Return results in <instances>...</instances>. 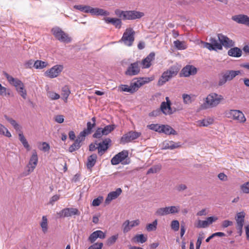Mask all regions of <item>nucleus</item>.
<instances>
[{
  "label": "nucleus",
  "instance_id": "54",
  "mask_svg": "<svg viewBox=\"0 0 249 249\" xmlns=\"http://www.w3.org/2000/svg\"><path fill=\"white\" fill-rule=\"evenodd\" d=\"M9 89H7L6 88L2 86L1 84H0V95L3 96H6L7 94L10 95Z\"/></svg>",
  "mask_w": 249,
  "mask_h": 249
},
{
  "label": "nucleus",
  "instance_id": "62",
  "mask_svg": "<svg viewBox=\"0 0 249 249\" xmlns=\"http://www.w3.org/2000/svg\"><path fill=\"white\" fill-rule=\"evenodd\" d=\"M218 219L217 217L210 216L207 218L206 221L208 223V225L212 224L213 222L216 221Z\"/></svg>",
  "mask_w": 249,
  "mask_h": 249
},
{
  "label": "nucleus",
  "instance_id": "28",
  "mask_svg": "<svg viewBox=\"0 0 249 249\" xmlns=\"http://www.w3.org/2000/svg\"><path fill=\"white\" fill-rule=\"evenodd\" d=\"M106 237L105 233L100 230H97L92 232L89 237V240L90 243H93L95 240L99 238L100 239H104Z\"/></svg>",
  "mask_w": 249,
  "mask_h": 249
},
{
  "label": "nucleus",
  "instance_id": "55",
  "mask_svg": "<svg viewBox=\"0 0 249 249\" xmlns=\"http://www.w3.org/2000/svg\"><path fill=\"white\" fill-rule=\"evenodd\" d=\"M196 227L197 228H205L208 226V223L206 220H199L197 221L196 225Z\"/></svg>",
  "mask_w": 249,
  "mask_h": 249
},
{
  "label": "nucleus",
  "instance_id": "17",
  "mask_svg": "<svg viewBox=\"0 0 249 249\" xmlns=\"http://www.w3.org/2000/svg\"><path fill=\"white\" fill-rule=\"evenodd\" d=\"M166 102H162L160 105V109L165 115H170L173 113L171 108V102L168 97L165 98Z\"/></svg>",
  "mask_w": 249,
  "mask_h": 249
},
{
  "label": "nucleus",
  "instance_id": "1",
  "mask_svg": "<svg viewBox=\"0 0 249 249\" xmlns=\"http://www.w3.org/2000/svg\"><path fill=\"white\" fill-rule=\"evenodd\" d=\"M152 80V79L149 77L140 78L137 81L131 83L130 86L126 85H121L119 87V90L120 91H125L133 93L137 91L141 86L149 83Z\"/></svg>",
  "mask_w": 249,
  "mask_h": 249
},
{
  "label": "nucleus",
  "instance_id": "53",
  "mask_svg": "<svg viewBox=\"0 0 249 249\" xmlns=\"http://www.w3.org/2000/svg\"><path fill=\"white\" fill-rule=\"evenodd\" d=\"M118 238V234H116V235L111 236L110 237L108 238V239L107 240V245L108 246H111V245H113L114 243H115V242L116 241Z\"/></svg>",
  "mask_w": 249,
  "mask_h": 249
},
{
  "label": "nucleus",
  "instance_id": "43",
  "mask_svg": "<svg viewBox=\"0 0 249 249\" xmlns=\"http://www.w3.org/2000/svg\"><path fill=\"white\" fill-rule=\"evenodd\" d=\"M71 92L68 87L65 86L62 89L61 95L65 103L67 102L68 98Z\"/></svg>",
  "mask_w": 249,
  "mask_h": 249
},
{
  "label": "nucleus",
  "instance_id": "4",
  "mask_svg": "<svg viewBox=\"0 0 249 249\" xmlns=\"http://www.w3.org/2000/svg\"><path fill=\"white\" fill-rule=\"evenodd\" d=\"M240 71L227 70L221 73L219 79L218 85L222 86L224 85L227 81L232 80L237 75L240 74Z\"/></svg>",
  "mask_w": 249,
  "mask_h": 249
},
{
  "label": "nucleus",
  "instance_id": "60",
  "mask_svg": "<svg viewBox=\"0 0 249 249\" xmlns=\"http://www.w3.org/2000/svg\"><path fill=\"white\" fill-rule=\"evenodd\" d=\"M103 246L102 243H96L90 246L88 249H102Z\"/></svg>",
  "mask_w": 249,
  "mask_h": 249
},
{
  "label": "nucleus",
  "instance_id": "40",
  "mask_svg": "<svg viewBox=\"0 0 249 249\" xmlns=\"http://www.w3.org/2000/svg\"><path fill=\"white\" fill-rule=\"evenodd\" d=\"M19 140L23 144V146L28 150H30V145L22 132L18 134Z\"/></svg>",
  "mask_w": 249,
  "mask_h": 249
},
{
  "label": "nucleus",
  "instance_id": "38",
  "mask_svg": "<svg viewBox=\"0 0 249 249\" xmlns=\"http://www.w3.org/2000/svg\"><path fill=\"white\" fill-rule=\"evenodd\" d=\"M174 45L178 50H182L187 49L188 46L186 42L184 41H180L177 40L174 41Z\"/></svg>",
  "mask_w": 249,
  "mask_h": 249
},
{
  "label": "nucleus",
  "instance_id": "49",
  "mask_svg": "<svg viewBox=\"0 0 249 249\" xmlns=\"http://www.w3.org/2000/svg\"><path fill=\"white\" fill-rule=\"evenodd\" d=\"M115 14L120 18L125 20L126 11H123L119 9H116L115 11Z\"/></svg>",
  "mask_w": 249,
  "mask_h": 249
},
{
  "label": "nucleus",
  "instance_id": "19",
  "mask_svg": "<svg viewBox=\"0 0 249 249\" xmlns=\"http://www.w3.org/2000/svg\"><path fill=\"white\" fill-rule=\"evenodd\" d=\"M111 141L110 139L107 138L103 140L101 142H100L97 147L98 154L102 156L104 154L108 148L110 144Z\"/></svg>",
  "mask_w": 249,
  "mask_h": 249
},
{
  "label": "nucleus",
  "instance_id": "39",
  "mask_svg": "<svg viewBox=\"0 0 249 249\" xmlns=\"http://www.w3.org/2000/svg\"><path fill=\"white\" fill-rule=\"evenodd\" d=\"M48 65L47 62L37 60L35 61L34 67L36 69H42L46 68Z\"/></svg>",
  "mask_w": 249,
  "mask_h": 249
},
{
  "label": "nucleus",
  "instance_id": "45",
  "mask_svg": "<svg viewBox=\"0 0 249 249\" xmlns=\"http://www.w3.org/2000/svg\"><path fill=\"white\" fill-rule=\"evenodd\" d=\"M0 135L10 138L12 136L10 132L3 125L0 124Z\"/></svg>",
  "mask_w": 249,
  "mask_h": 249
},
{
  "label": "nucleus",
  "instance_id": "63",
  "mask_svg": "<svg viewBox=\"0 0 249 249\" xmlns=\"http://www.w3.org/2000/svg\"><path fill=\"white\" fill-rule=\"evenodd\" d=\"M233 222L228 220H224L222 223V227L224 228H227L230 226H231Z\"/></svg>",
  "mask_w": 249,
  "mask_h": 249
},
{
  "label": "nucleus",
  "instance_id": "57",
  "mask_svg": "<svg viewBox=\"0 0 249 249\" xmlns=\"http://www.w3.org/2000/svg\"><path fill=\"white\" fill-rule=\"evenodd\" d=\"M241 189L244 193H249V181L241 186Z\"/></svg>",
  "mask_w": 249,
  "mask_h": 249
},
{
  "label": "nucleus",
  "instance_id": "11",
  "mask_svg": "<svg viewBox=\"0 0 249 249\" xmlns=\"http://www.w3.org/2000/svg\"><path fill=\"white\" fill-rule=\"evenodd\" d=\"M64 67L62 65H56L51 69L48 70L45 73L46 76L53 78L57 77L62 72Z\"/></svg>",
  "mask_w": 249,
  "mask_h": 249
},
{
  "label": "nucleus",
  "instance_id": "51",
  "mask_svg": "<svg viewBox=\"0 0 249 249\" xmlns=\"http://www.w3.org/2000/svg\"><path fill=\"white\" fill-rule=\"evenodd\" d=\"M47 96L51 100H57L60 98L59 94L51 91H49L47 93Z\"/></svg>",
  "mask_w": 249,
  "mask_h": 249
},
{
  "label": "nucleus",
  "instance_id": "32",
  "mask_svg": "<svg viewBox=\"0 0 249 249\" xmlns=\"http://www.w3.org/2000/svg\"><path fill=\"white\" fill-rule=\"evenodd\" d=\"M214 120L213 118L209 117L205 119L199 120L196 122V125L198 126H205L207 127L210 124L213 123Z\"/></svg>",
  "mask_w": 249,
  "mask_h": 249
},
{
  "label": "nucleus",
  "instance_id": "6",
  "mask_svg": "<svg viewBox=\"0 0 249 249\" xmlns=\"http://www.w3.org/2000/svg\"><path fill=\"white\" fill-rule=\"evenodd\" d=\"M226 115L228 118L232 119L239 123H244L246 121L244 114L239 110L231 109L227 111Z\"/></svg>",
  "mask_w": 249,
  "mask_h": 249
},
{
  "label": "nucleus",
  "instance_id": "21",
  "mask_svg": "<svg viewBox=\"0 0 249 249\" xmlns=\"http://www.w3.org/2000/svg\"><path fill=\"white\" fill-rule=\"evenodd\" d=\"M231 19L236 22L249 27V17L246 15L239 14L232 17Z\"/></svg>",
  "mask_w": 249,
  "mask_h": 249
},
{
  "label": "nucleus",
  "instance_id": "13",
  "mask_svg": "<svg viewBox=\"0 0 249 249\" xmlns=\"http://www.w3.org/2000/svg\"><path fill=\"white\" fill-rule=\"evenodd\" d=\"M141 134V132L130 131L122 137L121 142L123 143L129 142L140 137Z\"/></svg>",
  "mask_w": 249,
  "mask_h": 249
},
{
  "label": "nucleus",
  "instance_id": "12",
  "mask_svg": "<svg viewBox=\"0 0 249 249\" xmlns=\"http://www.w3.org/2000/svg\"><path fill=\"white\" fill-rule=\"evenodd\" d=\"M80 212L77 208H66L57 213L59 217H71L73 215H79Z\"/></svg>",
  "mask_w": 249,
  "mask_h": 249
},
{
  "label": "nucleus",
  "instance_id": "37",
  "mask_svg": "<svg viewBox=\"0 0 249 249\" xmlns=\"http://www.w3.org/2000/svg\"><path fill=\"white\" fill-rule=\"evenodd\" d=\"M228 53L230 56L239 57L242 55V51L238 48L235 47L230 49Z\"/></svg>",
  "mask_w": 249,
  "mask_h": 249
},
{
  "label": "nucleus",
  "instance_id": "64",
  "mask_svg": "<svg viewBox=\"0 0 249 249\" xmlns=\"http://www.w3.org/2000/svg\"><path fill=\"white\" fill-rule=\"evenodd\" d=\"M103 199V197H98L93 199L92 201V205L94 206H98L101 203L102 200Z\"/></svg>",
  "mask_w": 249,
  "mask_h": 249
},
{
  "label": "nucleus",
  "instance_id": "3",
  "mask_svg": "<svg viewBox=\"0 0 249 249\" xmlns=\"http://www.w3.org/2000/svg\"><path fill=\"white\" fill-rule=\"evenodd\" d=\"M223 99V98L222 95L212 93L207 96L205 103L202 105V107L204 109L215 107Z\"/></svg>",
  "mask_w": 249,
  "mask_h": 249
},
{
  "label": "nucleus",
  "instance_id": "31",
  "mask_svg": "<svg viewBox=\"0 0 249 249\" xmlns=\"http://www.w3.org/2000/svg\"><path fill=\"white\" fill-rule=\"evenodd\" d=\"M90 13L96 16H109V12L103 9L91 7Z\"/></svg>",
  "mask_w": 249,
  "mask_h": 249
},
{
  "label": "nucleus",
  "instance_id": "26",
  "mask_svg": "<svg viewBox=\"0 0 249 249\" xmlns=\"http://www.w3.org/2000/svg\"><path fill=\"white\" fill-rule=\"evenodd\" d=\"M155 54L154 53L152 52L147 56L146 58L143 59L141 62V65H142V67L143 69L148 68L151 65V62L155 58Z\"/></svg>",
  "mask_w": 249,
  "mask_h": 249
},
{
  "label": "nucleus",
  "instance_id": "41",
  "mask_svg": "<svg viewBox=\"0 0 249 249\" xmlns=\"http://www.w3.org/2000/svg\"><path fill=\"white\" fill-rule=\"evenodd\" d=\"M147 237L143 234H136L133 238L134 242L143 243L147 241Z\"/></svg>",
  "mask_w": 249,
  "mask_h": 249
},
{
  "label": "nucleus",
  "instance_id": "18",
  "mask_svg": "<svg viewBox=\"0 0 249 249\" xmlns=\"http://www.w3.org/2000/svg\"><path fill=\"white\" fill-rule=\"evenodd\" d=\"M125 20H133L140 19L144 16L143 12L136 10L126 11Z\"/></svg>",
  "mask_w": 249,
  "mask_h": 249
},
{
  "label": "nucleus",
  "instance_id": "61",
  "mask_svg": "<svg viewBox=\"0 0 249 249\" xmlns=\"http://www.w3.org/2000/svg\"><path fill=\"white\" fill-rule=\"evenodd\" d=\"M64 120V116L62 115H58L54 117V121L58 123H62Z\"/></svg>",
  "mask_w": 249,
  "mask_h": 249
},
{
  "label": "nucleus",
  "instance_id": "25",
  "mask_svg": "<svg viewBox=\"0 0 249 249\" xmlns=\"http://www.w3.org/2000/svg\"><path fill=\"white\" fill-rule=\"evenodd\" d=\"M85 139V137L81 136L80 133L77 138L74 141V142L71 145L69 148V151L70 152H72L80 148L81 146V142Z\"/></svg>",
  "mask_w": 249,
  "mask_h": 249
},
{
  "label": "nucleus",
  "instance_id": "56",
  "mask_svg": "<svg viewBox=\"0 0 249 249\" xmlns=\"http://www.w3.org/2000/svg\"><path fill=\"white\" fill-rule=\"evenodd\" d=\"M103 135H104V134L103 133L102 128H98L93 135V137L95 138H100Z\"/></svg>",
  "mask_w": 249,
  "mask_h": 249
},
{
  "label": "nucleus",
  "instance_id": "44",
  "mask_svg": "<svg viewBox=\"0 0 249 249\" xmlns=\"http://www.w3.org/2000/svg\"><path fill=\"white\" fill-rule=\"evenodd\" d=\"M162 124H152L147 125V127L149 129L155 131L160 133Z\"/></svg>",
  "mask_w": 249,
  "mask_h": 249
},
{
  "label": "nucleus",
  "instance_id": "15",
  "mask_svg": "<svg viewBox=\"0 0 249 249\" xmlns=\"http://www.w3.org/2000/svg\"><path fill=\"white\" fill-rule=\"evenodd\" d=\"M128 156V152L127 150H123L115 156L111 160V163L112 165H117L120 162H123Z\"/></svg>",
  "mask_w": 249,
  "mask_h": 249
},
{
  "label": "nucleus",
  "instance_id": "9",
  "mask_svg": "<svg viewBox=\"0 0 249 249\" xmlns=\"http://www.w3.org/2000/svg\"><path fill=\"white\" fill-rule=\"evenodd\" d=\"M38 163V156L36 150H34L32 152V156L30 157L29 163L27 165L28 168L25 176L29 175L33 172L36 168Z\"/></svg>",
  "mask_w": 249,
  "mask_h": 249
},
{
  "label": "nucleus",
  "instance_id": "2",
  "mask_svg": "<svg viewBox=\"0 0 249 249\" xmlns=\"http://www.w3.org/2000/svg\"><path fill=\"white\" fill-rule=\"evenodd\" d=\"M4 75L7 80L8 83L12 86L15 87L17 91L19 93L23 99H26L27 91L25 89L23 83L18 78H14L6 72L4 73Z\"/></svg>",
  "mask_w": 249,
  "mask_h": 249
},
{
  "label": "nucleus",
  "instance_id": "34",
  "mask_svg": "<svg viewBox=\"0 0 249 249\" xmlns=\"http://www.w3.org/2000/svg\"><path fill=\"white\" fill-rule=\"evenodd\" d=\"M245 216V214L244 212H240L237 213L236 217H235L236 226L239 227L240 228L243 227Z\"/></svg>",
  "mask_w": 249,
  "mask_h": 249
},
{
  "label": "nucleus",
  "instance_id": "50",
  "mask_svg": "<svg viewBox=\"0 0 249 249\" xmlns=\"http://www.w3.org/2000/svg\"><path fill=\"white\" fill-rule=\"evenodd\" d=\"M161 169V166L160 164L155 165L147 171V174H149L151 173H156L159 172L160 171Z\"/></svg>",
  "mask_w": 249,
  "mask_h": 249
},
{
  "label": "nucleus",
  "instance_id": "22",
  "mask_svg": "<svg viewBox=\"0 0 249 249\" xmlns=\"http://www.w3.org/2000/svg\"><path fill=\"white\" fill-rule=\"evenodd\" d=\"M180 142H175L172 141L166 140L161 143L162 149H174L180 147Z\"/></svg>",
  "mask_w": 249,
  "mask_h": 249
},
{
  "label": "nucleus",
  "instance_id": "5",
  "mask_svg": "<svg viewBox=\"0 0 249 249\" xmlns=\"http://www.w3.org/2000/svg\"><path fill=\"white\" fill-rule=\"evenodd\" d=\"M135 34V32L132 28H127L120 41L124 42L126 46H131L134 41Z\"/></svg>",
  "mask_w": 249,
  "mask_h": 249
},
{
  "label": "nucleus",
  "instance_id": "23",
  "mask_svg": "<svg viewBox=\"0 0 249 249\" xmlns=\"http://www.w3.org/2000/svg\"><path fill=\"white\" fill-rule=\"evenodd\" d=\"M91 121H92V123L90 122H88L87 124V128L85 129L80 133L81 136H84L85 137L87 135L91 133L92 128L95 127L96 124V118L95 117H92Z\"/></svg>",
  "mask_w": 249,
  "mask_h": 249
},
{
  "label": "nucleus",
  "instance_id": "29",
  "mask_svg": "<svg viewBox=\"0 0 249 249\" xmlns=\"http://www.w3.org/2000/svg\"><path fill=\"white\" fill-rule=\"evenodd\" d=\"M197 72L196 69L193 66H186L181 71V73L185 77L189 76L191 75H194Z\"/></svg>",
  "mask_w": 249,
  "mask_h": 249
},
{
  "label": "nucleus",
  "instance_id": "58",
  "mask_svg": "<svg viewBox=\"0 0 249 249\" xmlns=\"http://www.w3.org/2000/svg\"><path fill=\"white\" fill-rule=\"evenodd\" d=\"M34 63L35 61L33 60H29L24 63V68L26 69H31L34 67Z\"/></svg>",
  "mask_w": 249,
  "mask_h": 249
},
{
  "label": "nucleus",
  "instance_id": "48",
  "mask_svg": "<svg viewBox=\"0 0 249 249\" xmlns=\"http://www.w3.org/2000/svg\"><path fill=\"white\" fill-rule=\"evenodd\" d=\"M115 128L114 124L108 125L102 128L104 135H107L112 131Z\"/></svg>",
  "mask_w": 249,
  "mask_h": 249
},
{
  "label": "nucleus",
  "instance_id": "16",
  "mask_svg": "<svg viewBox=\"0 0 249 249\" xmlns=\"http://www.w3.org/2000/svg\"><path fill=\"white\" fill-rule=\"evenodd\" d=\"M140 224V221L139 219H136L131 221L126 220L122 224V231L124 233H126L129 231L132 228L139 226Z\"/></svg>",
  "mask_w": 249,
  "mask_h": 249
},
{
  "label": "nucleus",
  "instance_id": "20",
  "mask_svg": "<svg viewBox=\"0 0 249 249\" xmlns=\"http://www.w3.org/2000/svg\"><path fill=\"white\" fill-rule=\"evenodd\" d=\"M217 36L222 46H223L226 48H230L234 46V42L227 36L222 34H218Z\"/></svg>",
  "mask_w": 249,
  "mask_h": 249
},
{
  "label": "nucleus",
  "instance_id": "14",
  "mask_svg": "<svg viewBox=\"0 0 249 249\" xmlns=\"http://www.w3.org/2000/svg\"><path fill=\"white\" fill-rule=\"evenodd\" d=\"M140 66L141 62L140 61L131 63L126 71L125 74L129 76L137 75L140 71Z\"/></svg>",
  "mask_w": 249,
  "mask_h": 249
},
{
  "label": "nucleus",
  "instance_id": "47",
  "mask_svg": "<svg viewBox=\"0 0 249 249\" xmlns=\"http://www.w3.org/2000/svg\"><path fill=\"white\" fill-rule=\"evenodd\" d=\"M157 225L158 221L156 219L152 223H149L146 225V230L149 232L155 231L157 229Z\"/></svg>",
  "mask_w": 249,
  "mask_h": 249
},
{
  "label": "nucleus",
  "instance_id": "52",
  "mask_svg": "<svg viewBox=\"0 0 249 249\" xmlns=\"http://www.w3.org/2000/svg\"><path fill=\"white\" fill-rule=\"evenodd\" d=\"M171 229L175 231H178L179 228V223L177 220H173L171 223Z\"/></svg>",
  "mask_w": 249,
  "mask_h": 249
},
{
  "label": "nucleus",
  "instance_id": "8",
  "mask_svg": "<svg viewBox=\"0 0 249 249\" xmlns=\"http://www.w3.org/2000/svg\"><path fill=\"white\" fill-rule=\"evenodd\" d=\"M52 32L54 37L61 42L70 43L71 41V38L68 35L59 27L53 28Z\"/></svg>",
  "mask_w": 249,
  "mask_h": 249
},
{
  "label": "nucleus",
  "instance_id": "36",
  "mask_svg": "<svg viewBox=\"0 0 249 249\" xmlns=\"http://www.w3.org/2000/svg\"><path fill=\"white\" fill-rule=\"evenodd\" d=\"M40 225L42 232L44 233H47L48 230V222L47 216L44 215L42 216Z\"/></svg>",
  "mask_w": 249,
  "mask_h": 249
},
{
  "label": "nucleus",
  "instance_id": "24",
  "mask_svg": "<svg viewBox=\"0 0 249 249\" xmlns=\"http://www.w3.org/2000/svg\"><path fill=\"white\" fill-rule=\"evenodd\" d=\"M104 21L107 24H111L116 28L120 29L122 27V22L121 18L106 17L104 18Z\"/></svg>",
  "mask_w": 249,
  "mask_h": 249
},
{
  "label": "nucleus",
  "instance_id": "30",
  "mask_svg": "<svg viewBox=\"0 0 249 249\" xmlns=\"http://www.w3.org/2000/svg\"><path fill=\"white\" fill-rule=\"evenodd\" d=\"M160 133L166 135H177V132L171 126L167 124H162Z\"/></svg>",
  "mask_w": 249,
  "mask_h": 249
},
{
  "label": "nucleus",
  "instance_id": "42",
  "mask_svg": "<svg viewBox=\"0 0 249 249\" xmlns=\"http://www.w3.org/2000/svg\"><path fill=\"white\" fill-rule=\"evenodd\" d=\"M210 41L215 48V51L221 50L222 49V46L221 43L218 42V40L213 37L210 38Z\"/></svg>",
  "mask_w": 249,
  "mask_h": 249
},
{
  "label": "nucleus",
  "instance_id": "35",
  "mask_svg": "<svg viewBox=\"0 0 249 249\" xmlns=\"http://www.w3.org/2000/svg\"><path fill=\"white\" fill-rule=\"evenodd\" d=\"M182 96L183 103L185 104H190L196 99V95L193 94H187L184 93L182 94Z\"/></svg>",
  "mask_w": 249,
  "mask_h": 249
},
{
  "label": "nucleus",
  "instance_id": "27",
  "mask_svg": "<svg viewBox=\"0 0 249 249\" xmlns=\"http://www.w3.org/2000/svg\"><path fill=\"white\" fill-rule=\"evenodd\" d=\"M122 191L121 188H117L115 191L109 193L106 198L105 203L108 204L112 200L117 198L121 194Z\"/></svg>",
  "mask_w": 249,
  "mask_h": 249
},
{
  "label": "nucleus",
  "instance_id": "59",
  "mask_svg": "<svg viewBox=\"0 0 249 249\" xmlns=\"http://www.w3.org/2000/svg\"><path fill=\"white\" fill-rule=\"evenodd\" d=\"M201 43L203 45V47L209 49L210 51L214 50L215 48L213 47L211 43L205 42L203 41H201Z\"/></svg>",
  "mask_w": 249,
  "mask_h": 249
},
{
  "label": "nucleus",
  "instance_id": "10",
  "mask_svg": "<svg viewBox=\"0 0 249 249\" xmlns=\"http://www.w3.org/2000/svg\"><path fill=\"white\" fill-rule=\"evenodd\" d=\"M178 71L174 69L171 68L166 71H164L158 81L159 86L163 85L172 77L177 75Z\"/></svg>",
  "mask_w": 249,
  "mask_h": 249
},
{
  "label": "nucleus",
  "instance_id": "33",
  "mask_svg": "<svg viewBox=\"0 0 249 249\" xmlns=\"http://www.w3.org/2000/svg\"><path fill=\"white\" fill-rule=\"evenodd\" d=\"M97 158V155L95 154H92L88 157L87 162V167L88 169L91 170L96 163Z\"/></svg>",
  "mask_w": 249,
  "mask_h": 249
},
{
  "label": "nucleus",
  "instance_id": "46",
  "mask_svg": "<svg viewBox=\"0 0 249 249\" xmlns=\"http://www.w3.org/2000/svg\"><path fill=\"white\" fill-rule=\"evenodd\" d=\"M5 118L11 124L14 128L17 130H20V126L12 118L8 117L7 116H4Z\"/></svg>",
  "mask_w": 249,
  "mask_h": 249
},
{
  "label": "nucleus",
  "instance_id": "7",
  "mask_svg": "<svg viewBox=\"0 0 249 249\" xmlns=\"http://www.w3.org/2000/svg\"><path fill=\"white\" fill-rule=\"evenodd\" d=\"M179 212V206H171L158 209L155 212V214L157 216H164L170 214L178 213Z\"/></svg>",
  "mask_w": 249,
  "mask_h": 249
}]
</instances>
